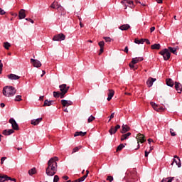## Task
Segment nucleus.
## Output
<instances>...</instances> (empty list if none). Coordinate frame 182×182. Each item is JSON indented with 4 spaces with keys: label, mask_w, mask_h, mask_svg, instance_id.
Returning a JSON list of instances; mask_svg holds the SVG:
<instances>
[{
    "label": "nucleus",
    "mask_w": 182,
    "mask_h": 182,
    "mask_svg": "<svg viewBox=\"0 0 182 182\" xmlns=\"http://www.w3.org/2000/svg\"><path fill=\"white\" fill-rule=\"evenodd\" d=\"M65 95H66L65 93L60 92L59 97H60V99H63V97H65Z\"/></svg>",
    "instance_id": "8fccbe9b"
},
{
    "label": "nucleus",
    "mask_w": 182,
    "mask_h": 182,
    "mask_svg": "<svg viewBox=\"0 0 182 182\" xmlns=\"http://www.w3.org/2000/svg\"><path fill=\"white\" fill-rule=\"evenodd\" d=\"M123 149H124V144H121L117 146V151H121V150H123Z\"/></svg>",
    "instance_id": "473e14b6"
},
{
    "label": "nucleus",
    "mask_w": 182,
    "mask_h": 182,
    "mask_svg": "<svg viewBox=\"0 0 182 182\" xmlns=\"http://www.w3.org/2000/svg\"><path fill=\"white\" fill-rule=\"evenodd\" d=\"M134 43H136L137 45L144 44V39L141 38V40H139L138 38H135Z\"/></svg>",
    "instance_id": "a878e982"
},
{
    "label": "nucleus",
    "mask_w": 182,
    "mask_h": 182,
    "mask_svg": "<svg viewBox=\"0 0 182 182\" xmlns=\"http://www.w3.org/2000/svg\"><path fill=\"white\" fill-rule=\"evenodd\" d=\"M127 4L129 6V8H133L134 6V4L133 3V1H128L127 0Z\"/></svg>",
    "instance_id": "e433bc0d"
},
{
    "label": "nucleus",
    "mask_w": 182,
    "mask_h": 182,
    "mask_svg": "<svg viewBox=\"0 0 182 182\" xmlns=\"http://www.w3.org/2000/svg\"><path fill=\"white\" fill-rule=\"evenodd\" d=\"M159 53L163 56L164 60H168L170 57L171 56V53L168 51V49L164 48V50H161Z\"/></svg>",
    "instance_id": "20e7f679"
},
{
    "label": "nucleus",
    "mask_w": 182,
    "mask_h": 182,
    "mask_svg": "<svg viewBox=\"0 0 182 182\" xmlns=\"http://www.w3.org/2000/svg\"><path fill=\"white\" fill-rule=\"evenodd\" d=\"M122 129L121 131V133L122 134H124V133H127V132H129L130 130V127L127 125V124H123L122 125Z\"/></svg>",
    "instance_id": "dca6fc26"
},
{
    "label": "nucleus",
    "mask_w": 182,
    "mask_h": 182,
    "mask_svg": "<svg viewBox=\"0 0 182 182\" xmlns=\"http://www.w3.org/2000/svg\"><path fill=\"white\" fill-rule=\"evenodd\" d=\"M26 21H28L31 23H33V20H32L31 18H26Z\"/></svg>",
    "instance_id": "13d9d810"
},
{
    "label": "nucleus",
    "mask_w": 182,
    "mask_h": 182,
    "mask_svg": "<svg viewBox=\"0 0 182 182\" xmlns=\"http://www.w3.org/2000/svg\"><path fill=\"white\" fill-rule=\"evenodd\" d=\"M65 39H66V36H65V34L63 33L56 34L53 38V41H57V42L65 41Z\"/></svg>",
    "instance_id": "423d86ee"
},
{
    "label": "nucleus",
    "mask_w": 182,
    "mask_h": 182,
    "mask_svg": "<svg viewBox=\"0 0 182 182\" xmlns=\"http://www.w3.org/2000/svg\"><path fill=\"white\" fill-rule=\"evenodd\" d=\"M157 4H163V0H156Z\"/></svg>",
    "instance_id": "69168bd1"
},
{
    "label": "nucleus",
    "mask_w": 182,
    "mask_h": 182,
    "mask_svg": "<svg viewBox=\"0 0 182 182\" xmlns=\"http://www.w3.org/2000/svg\"><path fill=\"white\" fill-rule=\"evenodd\" d=\"M87 134V132H83L82 131L80 132H76L75 134H74V137H77V136H81V137H83V136H86Z\"/></svg>",
    "instance_id": "b1692460"
},
{
    "label": "nucleus",
    "mask_w": 182,
    "mask_h": 182,
    "mask_svg": "<svg viewBox=\"0 0 182 182\" xmlns=\"http://www.w3.org/2000/svg\"><path fill=\"white\" fill-rule=\"evenodd\" d=\"M120 129V125L117 124L116 127L112 126L111 128L109 130V134L112 136L113 134H115V133Z\"/></svg>",
    "instance_id": "9d476101"
},
{
    "label": "nucleus",
    "mask_w": 182,
    "mask_h": 182,
    "mask_svg": "<svg viewBox=\"0 0 182 182\" xmlns=\"http://www.w3.org/2000/svg\"><path fill=\"white\" fill-rule=\"evenodd\" d=\"M174 180V177L165 178L161 180V182H171Z\"/></svg>",
    "instance_id": "cd10ccee"
},
{
    "label": "nucleus",
    "mask_w": 182,
    "mask_h": 182,
    "mask_svg": "<svg viewBox=\"0 0 182 182\" xmlns=\"http://www.w3.org/2000/svg\"><path fill=\"white\" fill-rule=\"evenodd\" d=\"M57 161H59V158H58L57 156L51 158L48 161V166L46 169V174H47V176L52 177L55 176V174H56V171H58Z\"/></svg>",
    "instance_id": "f257e3e1"
},
{
    "label": "nucleus",
    "mask_w": 182,
    "mask_h": 182,
    "mask_svg": "<svg viewBox=\"0 0 182 182\" xmlns=\"http://www.w3.org/2000/svg\"><path fill=\"white\" fill-rule=\"evenodd\" d=\"M166 85L170 87H173L174 86V81L171 78L166 79Z\"/></svg>",
    "instance_id": "4be33fe9"
},
{
    "label": "nucleus",
    "mask_w": 182,
    "mask_h": 182,
    "mask_svg": "<svg viewBox=\"0 0 182 182\" xmlns=\"http://www.w3.org/2000/svg\"><path fill=\"white\" fill-rule=\"evenodd\" d=\"M168 49L169 52H171L173 55H177V51L176 50V49L174 48H173V47H168Z\"/></svg>",
    "instance_id": "7c9ffc66"
},
{
    "label": "nucleus",
    "mask_w": 182,
    "mask_h": 182,
    "mask_svg": "<svg viewBox=\"0 0 182 182\" xmlns=\"http://www.w3.org/2000/svg\"><path fill=\"white\" fill-rule=\"evenodd\" d=\"M108 92V97L107 98V100H108V102H110V100H112V97L114 96V90H109Z\"/></svg>",
    "instance_id": "a211bd4d"
},
{
    "label": "nucleus",
    "mask_w": 182,
    "mask_h": 182,
    "mask_svg": "<svg viewBox=\"0 0 182 182\" xmlns=\"http://www.w3.org/2000/svg\"><path fill=\"white\" fill-rule=\"evenodd\" d=\"M4 47L5 48V49H6L8 50L9 49V48H11V44L8 42H5L4 43Z\"/></svg>",
    "instance_id": "72a5a7b5"
},
{
    "label": "nucleus",
    "mask_w": 182,
    "mask_h": 182,
    "mask_svg": "<svg viewBox=\"0 0 182 182\" xmlns=\"http://www.w3.org/2000/svg\"><path fill=\"white\" fill-rule=\"evenodd\" d=\"M52 102L53 101H49V100H46L45 101H44V104H43V107H46V106H52Z\"/></svg>",
    "instance_id": "c756f323"
},
{
    "label": "nucleus",
    "mask_w": 182,
    "mask_h": 182,
    "mask_svg": "<svg viewBox=\"0 0 182 182\" xmlns=\"http://www.w3.org/2000/svg\"><path fill=\"white\" fill-rule=\"evenodd\" d=\"M59 181V176L58 175H55L53 178V182H58Z\"/></svg>",
    "instance_id": "09e8293b"
},
{
    "label": "nucleus",
    "mask_w": 182,
    "mask_h": 182,
    "mask_svg": "<svg viewBox=\"0 0 182 182\" xmlns=\"http://www.w3.org/2000/svg\"><path fill=\"white\" fill-rule=\"evenodd\" d=\"M14 129H5L3 131V134L4 136H11V134H12V133H14Z\"/></svg>",
    "instance_id": "6ab92c4d"
},
{
    "label": "nucleus",
    "mask_w": 182,
    "mask_h": 182,
    "mask_svg": "<svg viewBox=\"0 0 182 182\" xmlns=\"http://www.w3.org/2000/svg\"><path fill=\"white\" fill-rule=\"evenodd\" d=\"M149 154H150V151H145V157H149Z\"/></svg>",
    "instance_id": "4d7b16f0"
},
{
    "label": "nucleus",
    "mask_w": 182,
    "mask_h": 182,
    "mask_svg": "<svg viewBox=\"0 0 182 182\" xmlns=\"http://www.w3.org/2000/svg\"><path fill=\"white\" fill-rule=\"evenodd\" d=\"M5 181V175H2L0 173V182H4Z\"/></svg>",
    "instance_id": "a19ab883"
},
{
    "label": "nucleus",
    "mask_w": 182,
    "mask_h": 182,
    "mask_svg": "<svg viewBox=\"0 0 182 182\" xmlns=\"http://www.w3.org/2000/svg\"><path fill=\"white\" fill-rule=\"evenodd\" d=\"M119 29L121 31H129V29H130V25L123 24L119 27Z\"/></svg>",
    "instance_id": "aec40b11"
},
{
    "label": "nucleus",
    "mask_w": 182,
    "mask_h": 182,
    "mask_svg": "<svg viewBox=\"0 0 182 182\" xmlns=\"http://www.w3.org/2000/svg\"><path fill=\"white\" fill-rule=\"evenodd\" d=\"M42 122V118H38L36 119H32L31 120V124L33 126H38V124Z\"/></svg>",
    "instance_id": "412c9836"
},
{
    "label": "nucleus",
    "mask_w": 182,
    "mask_h": 182,
    "mask_svg": "<svg viewBox=\"0 0 182 182\" xmlns=\"http://www.w3.org/2000/svg\"><path fill=\"white\" fill-rule=\"evenodd\" d=\"M7 77H9V79H10L11 80H18V79H21V77L18 75H16L15 74H10L9 75H7Z\"/></svg>",
    "instance_id": "f3484780"
},
{
    "label": "nucleus",
    "mask_w": 182,
    "mask_h": 182,
    "mask_svg": "<svg viewBox=\"0 0 182 182\" xmlns=\"http://www.w3.org/2000/svg\"><path fill=\"white\" fill-rule=\"evenodd\" d=\"M6 160V157H2L1 159V164H4V161Z\"/></svg>",
    "instance_id": "603ef678"
},
{
    "label": "nucleus",
    "mask_w": 182,
    "mask_h": 182,
    "mask_svg": "<svg viewBox=\"0 0 182 182\" xmlns=\"http://www.w3.org/2000/svg\"><path fill=\"white\" fill-rule=\"evenodd\" d=\"M161 47V46H160L159 43H155V44L151 46V49L159 50V49H160Z\"/></svg>",
    "instance_id": "c85d7f7f"
},
{
    "label": "nucleus",
    "mask_w": 182,
    "mask_h": 182,
    "mask_svg": "<svg viewBox=\"0 0 182 182\" xmlns=\"http://www.w3.org/2000/svg\"><path fill=\"white\" fill-rule=\"evenodd\" d=\"M63 178H64V180H69V176H65L63 177Z\"/></svg>",
    "instance_id": "0e129e2a"
},
{
    "label": "nucleus",
    "mask_w": 182,
    "mask_h": 182,
    "mask_svg": "<svg viewBox=\"0 0 182 182\" xmlns=\"http://www.w3.org/2000/svg\"><path fill=\"white\" fill-rule=\"evenodd\" d=\"M2 68H4V64H2V60H0V75L2 73Z\"/></svg>",
    "instance_id": "49530a36"
},
{
    "label": "nucleus",
    "mask_w": 182,
    "mask_h": 182,
    "mask_svg": "<svg viewBox=\"0 0 182 182\" xmlns=\"http://www.w3.org/2000/svg\"><path fill=\"white\" fill-rule=\"evenodd\" d=\"M18 18L19 19H25L26 18V13L25 9H21L18 12Z\"/></svg>",
    "instance_id": "ddd939ff"
},
{
    "label": "nucleus",
    "mask_w": 182,
    "mask_h": 182,
    "mask_svg": "<svg viewBox=\"0 0 182 182\" xmlns=\"http://www.w3.org/2000/svg\"><path fill=\"white\" fill-rule=\"evenodd\" d=\"M9 122L11 124L13 130H19V125H18V123H16V121L14 118H11Z\"/></svg>",
    "instance_id": "6e6552de"
},
{
    "label": "nucleus",
    "mask_w": 182,
    "mask_h": 182,
    "mask_svg": "<svg viewBox=\"0 0 182 182\" xmlns=\"http://www.w3.org/2000/svg\"><path fill=\"white\" fill-rule=\"evenodd\" d=\"M144 41L147 45H150V41H149V39H144Z\"/></svg>",
    "instance_id": "bf43d9fd"
},
{
    "label": "nucleus",
    "mask_w": 182,
    "mask_h": 182,
    "mask_svg": "<svg viewBox=\"0 0 182 182\" xmlns=\"http://www.w3.org/2000/svg\"><path fill=\"white\" fill-rule=\"evenodd\" d=\"M124 52H125L126 53H129V47L126 46L124 50Z\"/></svg>",
    "instance_id": "5fc2aeb1"
},
{
    "label": "nucleus",
    "mask_w": 182,
    "mask_h": 182,
    "mask_svg": "<svg viewBox=\"0 0 182 182\" xmlns=\"http://www.w3.org/2000/svg\"><path fill=\"white\" fill-rule=\"evenodd\" d=\"M61 105L63 107H68V106H72L73 105V102L72 101L66 100H61Z\"/></svg>",
    "instance_id": "9b49d317"
},
{
    "label": "nucleus",
    "mask_w": 182,
    "mask_h": 182,
    "mask_svg": "<svg viewBox=\"0 0 182 182\" xmlns=\"http://www.w3.org/2000/svg\"><path fill=\"white\" fill-rule=\"evenodd\" d=\"M87 178V175H84L82 177L77 179L78 182L85 181Z\"/></svg>",
    "instance_id": "c9c22d12"
},
{
    "label": "nucleus",
    "mask_w": 182,
    "mask_h": 182,
    "mask_svg": "<svg viewBox=\"0 0 182 182\" xmlns=\"http://www.w3.org/2000/svg\"><path fill=\"white\" fill-rule=\"evenodd\" d=\"M102 52H104V48H100L99 55H102Z\"/></svg>",
    "instance_id": "052dcab7"
},
{
    "label": "nucleus",
    "mask_w": 182,
    "mask_h": 182,
    "mask_svg": "<svg viewBox=\"0 0 182 182\" xmlns=\"http://www.w3.org/2000/svg\"><path fill=\"white\" fill-rule=\"evenodd\" d=\"M132 136V133L130 132H127L125 134H122L121 136V141H123L124 140H127V139H129V136Z\"/></svg>",
    "instance_id": "5701e85b"
},
{
    "label": "nucleus",
    "mask_w": 182,
    "mask_h": 182,
    "mask_svg": "<svg viewBox=\"0 0 182 182\" xmlns=\"http://www.w3.org/2000/svg\"><path fill=\"white\" fill-rule=\"evenodd\" d=\"M60 91L61 93H68L69 92V89H70V87L68 86L66 84H62L59 85Z\"/></svg>",
    "instance_id": "0eeeda50"
},
{
    "label": "nucleus",
    "mask_w": 182,
    "mask_h": 182,
    "mask_svg": "<svg viewBox=\"0 0 182 182\" xmlns=\"http://www.w3.org/2000/svg\"><path fill=\"white\" fill-rule=\"evenodd\" d=\"M36 173V168H33L28 171V174L30 176H33V174H35Z\"/></svg>",
    "instance_id": "2f4dec72"
},
{
    "label": "nucleus",
    "mask_w": 182,
    "mask_h": 182,
    "mask_svg": "<svg viewBox=\"0 0 182 182\" xmlns=\"http://www.w3.org/2000/svg\"><path fill=\"white\" fill-rule=\"evenodd\" d=\"M16 93V89L13 86H5L3 88V95L6 96V97H12V96H15Z\"/></svg>",
    "instance_id": "f03ea898"
},
{
    "label": "nucleus",
    "mask_w": 182,
    "mask_h": 182,
    "mask_svg": "<svg viewBox=\"0 0 182 182\" xmlns=\"http://www.w3.org/2000/svg\"><path fill=\"white\" fill-rule=\"evenodd\" d=\"M30 61L31 63H32L33 66H34V68H41V66H42V63H41V61H39L38 60L31 58Z\"/></svg>",
    "instance_id": "1a4fd4ad"
},
{
    "label": "nucleus",
    "mask_w": 182,
    "mask_h": 182,
    "mask_svg": "<svg viewBox=\"0 0 182 182\" xmlns=\"http://www.w3.org/2000/svg\"><path fill=\"white\" fill-rule=\"evenodd\" d=\"M175 89L177 90L178 93H181L182 85L180 82H175Z\"/></svg>",
    "instance_id": "4468645a"
},
{
    "label": "nucleus",
    "mask_w": 182,
    "mask_h": 182,
    "mask_svg": "<svg viewBox=\"0 0 182 182\" xmlns=\"http://www.w3.org/2000/svg\"><path fill=\"white\" fill-rule=\"evenodd\" d=\"M170 133H171V135L172 136H177V134H176V132H174V129H170Z\"/></svg>",
    "instance_id": "79ce46f5"
},
{
    "label": "nucleus",
    "mask_w": 182,
    "mask_h": 182,
    "mask_svg": "<svg viewBox=\"0 0 182 182\" xmlns=\"http://www.w3.org/2000/svg\"><path fill=\"white\" fill-rule=\"evenodd\" d=\"M151 141H153V139H148V143L150 144V143H151Z\"/></svg>",
    "instance_id": "774afa93"
},
{
    "label": "nucleus",
    "mask_w": 182,
    "mask_h": 182,
    "mask_svg": "<svg viewBox=\"0 0 182 182\" xmlns=\"http://www.w3.org/2000/svg\"><path fill=\"white\" fill-rule=\"evenodd\" d=\"M98 45L100 46V48H104L105 46V41H100L98 43Z\"/></svg>",
    "instance_id": "a18cd8bd"
},
{
    "label": "nucleus",
    "mask_w": 182,
    "mask_h": 182,
    "mask_svg": "<svg viewBox=\"0 0 182 182\" xmlns=\"http://www.w3.org/2000/svg\"><path fill=\"white\" fill-rule=\"evenodd\" d=\"M150 105H151V106H152L153 108H154V107H156V106L157 105L156 103H154V102H150Z\"/></svg>",
    "instance_id": "864d4df0"
},
{
    "label": "nucleus",
    "mask_w": 182,
    "mask_h": 182,
    "mask_svg": "<svg viewBox=\"0 0 182 182\" xmlns=\"http://www.w3.org/2000/svg\"><path fill=\"white\" fill-rule=\"evenodd\" d=\"M144 60V58H143V57H136L135 58H132V63H133V65H136V63H139V62H141Z\"/></svg>",
    "instance_id": "2eb2a0df"
},
{
    "label": "nucleus",
    "mask_w": 182,
    "mask_h": 182,
    "mask_svg": "<svg viewBox=\"0 0 182 182\" xmlns=\"http://www.w3.org/2000/svg\"><path fill=\"white\" fill-rule=\"evenodd\" d=\"M153 109H154L156 112H160V110L159 109V105H156L155 107H154Z\"/></svg>",
    "instance_id": "6e6d98bb"
},
{
    "label": "nucleus",
    "mask_w": 182,
    "mask_h": 182,
    "mask_svg": "<svg viewBox=\"0 0 182 182\" xmlns=\"http://www.w3.org/2000/svg\"><path fill=\"white\" fill-rule=\"evenodd\" d=\"M80 149H82V146H76V147H75V148L73 149L72 153H73H73H76V152L79 151V150H80Z\"/></svg>",
    "instance_id": "f704fd0d"
},
{
    "label": "nucleus",
    "mask_w": 182,
    "mask_h": 182,
    "mask_svg": "<svg viewBox=\"0 0 182 182\" xmlns=\"http://www.w3.org/2000/svg\"><path fill=\"white\" fill-rule=\"evenodd\" d=\"M129 66L130 69H132L133 70H136V69H137V67L134 66V64L132 63V62L129 64Z\"/></svg>",
    "instance_id": "ea45409f"
},
{
    "label": "nucleus",
    "mask_w": 182,
    "mask_h": 182,
    "mask_svg": "<svg viewBox=\"0 0 182 182\" xmlns=\"http://www.w3.org/2000/svg\"><path fill=\"white\" fill-rule=\"evenodd\" d=\"M50 8L53 9H57L61 16L66 15V11L62 5L59 4V2L54 1L53 4L50 6Z\"/></svg>",
    "instance_id": "7ed1b4c3"
},
{
    "label": "nucleus",
    "mask_w": 182,
    "mask_h": 182,
    "mask_svg": "<svg viewBox=\"0 0 182 182\" xmlns=\"http://www.w3.org/2000/svg\"><path fill=\"white\" fill-rule=\"evenodd\" d=\"M95 119H96L93 115H91L88 119H87V122L88 123H92V122H93V120H95Z\"/></svg>",
    "instance_id": "4c0bfd02"
},
{
    "label": "nucleus",
    "mask_w": 182,
    "mask_h": 182,
    "mask_svg": "<svg viewBox=\"0 0 182 182\" xmlns=\"http://www.w3.org/2000/svg\"><path fill=\"white\" fill-rule=\"evenodd\" d=\"M114 117V112L112 113L109 118L110 119H113Z\"/></svg>",
    "instance_id": "e2e57ef3"
},
{
    "label": "nucleus",
    "mask_w": 182,
    "mask_h": 182,
    "mask_svg": "<svg viewBox=\"0 0 182 182\" xmlns=\"http://www.w3.org/2000/svg\"><path fill=\"white\" fill-rule=\"evenodd\" d=\"M0 106H1V107H2V108L5 107V105H4V103H1V104H0Z\"/></svg>",
    "instance_id": "338daca9"
},
{
    "label": "nucleus",
    "mask_w": 182,
    "mask_h": 182,
    "mask_svg": "<svg viewBox=\"0 0 182 182\" xmlns=\"http://www.w3.org/2000/svg\"><path fill=\"white\" fill-rule=\"evenodd\" d=\"M113 180H114V178H113V176H108L107 178V181L112 182V181H113Z\"/></svg>",
    "instance_id": "37998d69"
},
{
    "label": "nucleus",
    "mask_w": 182,
    "mask_h": 182,
    "mask_svg": "<svg viewBox=\"0 0 182 182\" xmlns=\"http://www.w3.org/2000/svg\"><path fill=\"white\" fill-rule=\"evenodd\" d=\"M155 30H156V27H154V26L151 27V28H150L151 32H154Z\"/></svg>",
    "instance_id": "680f3d73"
},
{
    "label": "nucleus",
    "mask_w": 182,
    "mask_h": 182,
    "mask_svg": "<svg viewBox=\"0 0 182 182\" xmlns=\"http://www.w3.org/2000/svg\"><path fill=\"white\" fill-rule=\"evenodd\" d=\"M14 181L16 182V179L14 178H11L9 176H8L7 175H4V181Z\"/></svg>",
    "instance_id": "393cba45"
},
{
    "label": "nucleus",
    "mask_w": 182,
    "mask_h": 182,
    "mask_svg": "<svg viewBox=\"0 0 182 182\" xmlns=\"http://www.w3.org/2000/svg\"><path fill=\"white\" fill-rule=\"evenodd\" d=\"M60 92H53V96L55 97H59V95H60Z\"/></svg>",
    "instance_id": "de8ad7c7"
},
{
    "label": "nucleus",
    "mask_w": 182,
    "mask_h": 182,
    "mask_svg": "<svg viewBox=\"0 0 182 182\" xmlns=\"http://www.w3.org/2000/svg\"><path fill=\"white\" fill-rule=\"evenodd\" d=\"M6 14L5 11L2 9H0V15H5Z\"/></svg>",
    "instance_id": "3c124183"
},
{
    "label": "nucleus",
    "mask_w": 182,
    "mask_h": 182,
    "mask_svg": "<svg viewBox=\"0 0 182 182\" xmlns=\"http://www.w3.org/2000/svg\"><path fill=\"white\" fill-rule=\"evenodd\" d=\"M22 101V96L21 95H17L15 98V102H21Z\"/></svg>",
    "instance_id": "58836bf2"
},
{
    "label": "nucleus",
    "mask_w": 182,
    "mask_h": 182,
    "mask_svg": "<svg viewBox=\"0 0 182 182\" xmlns=\"http://www.w3.org/2000/svg\"><path fill=\"white\" fill-rule=\"evenodd\" d=\"M173 162L171 164V166H173V164H174V163H176V166H178V167H181V162H180V159L179 161H176L175 159H173Z\"/></svg>",
    "instance_id": "bb28decb"
},
{
    "label": "nucleus",
    "mask_w": 182,
    "mask_h": 182,
    "mask_svg": "<svg viewBox=\"0 0 182 182\" xmlns=\"http://www.w3.org/2000/svg\"><path fill=\"white\" fill-rule=\"evenodd\" d=\"M136 139L137 140L138 147L135 149V150H139V149H140L139 143H144V141H146V138L144 135L141 134H138Z\"/></svg>",
    "instance_id": "39448f33"
},
{
    "label": "nucleus",
    "mask_w": 182,
    "mask_h": 182,
    "mask_svg": "<svg viewBox=\"0 0 182 182\" xmlns=\"http://www.w3.org/2000/svg\"><path fill=\"white\" fill-rule=\"evenodd\" d=\"M103 39H105V42H112L110 37H103Z\"/></svg>",
    "instance_id": "c03bdc74"
},
{
    "label": "nucleus",
    "mask_w": 182,
    "mask_h": 182,
    "mask_svg": "<svg viewBox=\"0 0 182 182\" xmlns=\"http://www.w3.org/2000/svg\"><path fill=\"white\" fill-rule=\"evenodd\" d=\"M157 80L156 78H153L151 77H149L146 81V85L148 87H151L153 86V83Z\"/></svg>",
    "instance_id": "f8f14e48"
}]
</instances>
